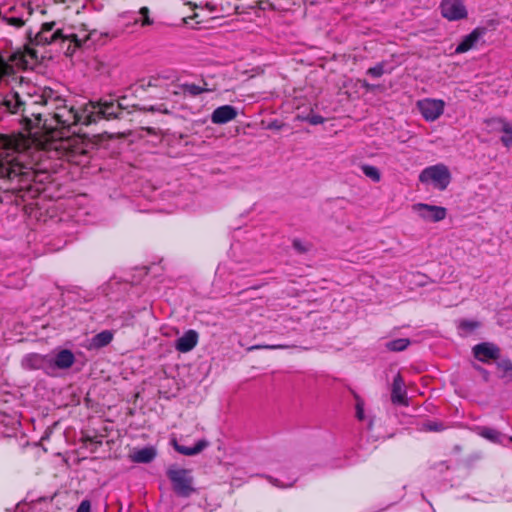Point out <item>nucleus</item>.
<instances>
[{
  "mask_svg": "<svg viewBox=\"0 0 512 512\" xmlns=\"http://www.w3.org/2000/svg\"><path fill=\"white\" fill-rule=\"evenodd\" d=\"M54 96L57 99H55L53 101H50V102H47V106H50L53 109H55V112L60 111L64 107L67 106L66 105V100L62 96H60L55 90H54Z\"/></svg>",
  "mask_w": 512,
  "mask_h": 512,
  "instance_id": "nucleus-34",
  "label": "nucleus"
},
{
  "mask_svg": "<svg viewBox=\"0 0 512 512\" xmlns=\"http://www.w3.org/2000/svg\"><path fill=\"white\" fill-rule=\"evenodd\" d=\"M486 34V28L477 27L471 33L464 36L455 49L456 54L465 53L476 46L479 40Z\"/></svg>",
  "mask_w": 512,
  "mask_h": 512,
  "instance_id": "nucleus-16",
  "label": "nucleus"
},
{
  "mask_svg": "<svg viewBox=\"0 0 512 512\" xmlns=\"http://www.w3.org/2000/svg\"><path fill=\"white\" fill-rule=\"evenodd\" d=\"M88 108L94 111L95 122L104 118L107 120L122 118L123 105L117 101L89 102Z\"/></svg>",
  "mask_w": 512,
  "mask_h": 512,
  "instance_id": "nucleus-7",
  "label": "nucleus"
},
{
  "mask_svg": "<svg viewBox=\"0 0 512 512\" xmlns=\"http://www.w3.org/2000/svg\"><path fill=\"white\" fill-rule=\"evenodd\" d=\"M56 26V22H45L42 24L41 29L38 33H36L34 36H32V31H29L27 33L29 42L32 45H41L46 46L50 45L58 40L66 41L67 35L63 33L62 29H56L50 37H47L45 34L48 32H51L54 27Z\"/></svg>",
  "mask_w": 512,
  "mask_h": 512,
  "instance_id": "nucleus-6",
  "label": "nucleus"
},
{
  "mask_svg": "<svg viewBox=\"0 0 512 512\" xmlns=\"http://www.w3.org/2000/svg\"><path fill=\"white\" fill-rule=\"evenodd\" d=\"M391 402L394 405L408 406L405 383L400 373H398L393 379L391 389Z\"/></svg>",
  "mask_w": 512,
  "mask_h": 512,
  "instance_id": "nucleus-17",
  "label": "nucleus"
},
{
  "mask_svg": "<svg viewBox=\"0 0 512 512\" xmlns=\"http://www.w3.org/2000/svg\"><path fill=\"white\" fill-rule=\"evenodd\" d=\"M27 88V103H25V107L23 108V117L29 124H32L29 116L34 117L36 120L35 126H39L42 113L36 111L33 107L47 106V102L55 100L54 90L46 86H29Z\"/></svg>",
  "mask_w": 512,
  "mask_h": 512,
  "instance_id": "nucleus-1",
  "label": "nucleus"
},
{
  "mask_svg": "<svg viewBox=\"0 0 512 512\" xmlns=\"http://www.w3.org/2000/svg\"><path fill=\"white\" fill-rule=\"evenodd\" d=\"M203 86L196 85L194 83H183L179 85V88L184 94H188L192 97H196L202 93L211 92L212 89L207 87L206 81L202 80Z\"/></svg>",
  "mask_w": 512,
  "mask_h": 512,
  "instance_id": "nucleus-28",
  "label": "nucleus"
},
{
  "mask_svg": "<svg viewBox=\"0 0 512 512\" xmlns=\"http://www.w3.org/2000/svg\"><path fill=\"white\" fill-rule=\"evenodd\" d=\"M113 332L110 330H103L94 335L89 344V349H101L109 345L113 340Z\"/></svg>",
  "mask_w": 512,
  "mask_h": 512,
  "instance_id": "nucleus-23",
  "label": "nucleus"
},
{
  "mask_svg": "<svg viewBox=\"0 0 512 512\" xmlns=\"http://www.w3.org/2000/svg\"><path fill=\"white\" fill-rule=\"evenodd\" d=\"M59 149L63 151L61 154L62 158L75 164H81L83 161L82 158L87 155V151L83 149L79 143H72L71 140L62 142Z\"/></svg>",
  "mask_w": 512,
  "mask_h": 512,
  "instance_id": "nucleus-15",
  "label": "nucleus"
},
{
  "mask_svg": "<svg viewBox=\"0 0 512 512\" xmlns=\"http://www.w3.org/2000/svg\"><path fill=\"white\" fill-rule=\"evenodd\" d=\"M50 376H54L58 370H66L73 366L75 355L69 349H62L56 354H49Z\"/></svg>",
  "mask_w": 512,
  "mask_h": 512,
  "instance_id": "nucleus-13",
  "label": "nucleus"
},
{
  "mask_svg": "<svg viewBox=\"0 0 512 512\" xmlns=\"http://www.w3.org/2000/svg\"><path fill=\"white\" fill-rule=\"evenodd\" d=\"M479 326L478 322L471 320H462L459 327L465 331H473Z\"/></svg>",
  "mask_w": 512,
  "mask_h": 512,
  "instance_id": "nucleus-42",
  "label": "nucleus"
},
{
  "mask_svg": "<svg viewBox=\"0 0 512 512\" xmlns=\"http://www.w3.org/2000/svg\"><path fill=\"white\" fill-rule=\"evenodd\" d=\"M157 455L156 449L152 446L144 447L137 450L133 455V460L137 463H150Z\"/></svg>",
  "mask_w": 512,
  "mask_h": 512,
  "instance_id": "nucleus-27",
  "label": "nucleus"
},
{
  "mask_svg": "<svg viewBox=\"0 0 512 512\" xmlns=\"http://www.w3.org/2000/svg\"><path fill=\"white\" fill-rule=\"evenodd\" d=\"M13 10H15V7L14 6L10 7L9 11H13Z\"/></svg>",
  "mask_w": 512,
  "mask_h": 512,
  "instance_id": "nucleus-52",
  "label": "nucleus"
},
{
  "mask_svg": "<svg viewBox=\"0 0 512 512\" xmlns=\"http://www.w3.org/2000/svg\"><path fill=\"white\" fill-rule=\"evenodd\" d=\"M292 245L293 248L299 253H305L308 251V248L305 247L302 241L299 239H294Z\"/></svg>",
  "mask_w": 512,
  "mask_h": 512,
  "instance_id": "nucleus-47",
  "label": "nucleus"
},
{
  "mask_svg": "<svg viewBox=\"0 0 512 512\" xmlns=\"http://www.w3.org/2000/svg\"><path fill=\"white\" fill-rule=\"evenodd\" d=\"M500 379L512 381V361L508 357H501L495 362Z\"/></svg>",
  "mask_w": 512,
  "mask_h": 512,
  "instance_id": "nucleus-25",
  "label": "nucleus"
},
{
  "mask_svg": "<svg viewBox=\"0 0 512 512\" xmlns=\"http://www.w3.org/2000/svg\"><path fill=\"white\" fill-rule=\"evenodd\" d=\"M361 87L366 91H373L376 86L374 84H370L367 80H360Z\"/></svg>",
  "mask_w": 512,
  "mask_h": 512,
  "instance_id": "nucleus-48",
  "label": "nucleus"
},
{
  "mask_svg": "<svg viewBox=\"0 0 512 512\" xmlns=\"http://www.w3.org/2000/svg\"><path fill=\"white\" fill-rule=\"evenodd\" d=\"M206 7L210 10V11H214L215 10V6L211 3H206Z\"/></svg>",
  "mask_w": 512,
  "mask_h": 512,
  "instance_id": "nucleus-50",
  "label": "nucleus"
},
{
  "mask_svg": "<svg viewBox=\"0 0 512 512\" xmlns=\"http://www.w3.org/2000/svg\"><path fill=\"white\" fill-rule=\"evenodd\" d=\"M83 441H84L85 443H88V442L90 443V445L92 446V447L90 448L91 452H95V451H96V449H97L99 446H101V445H102V440H101V439H98L97 437L92 438V437H90V436H86V437L83 439Z\"/></svg>",
  "mask_w": 512,
  "mask_h": 512,
  "instance_id": "nucleus-43",
  "label": "nucleus"
},
{
  "mask_svg": "<svg viewBox=\"0 0 512 512\" xmlns=\"http://www.w3.org/2000/svg\"><path fill=\"white\" fill-rule=\"evenodd\" d=\"M171 443L178 453L185 456L197 455L209 445L208 441L205 439L199 440L193 447L181 445L175 439H173Z\"/></svg>",
  "mask_w": 512,
  "mask_h": 512,
  "instance_id": "nucleus-22",
  "label": "nucleus"
},
{
  "mask_svg": "<svg viewBox=\"0 0 512 512\" xmlns=\"http://www.w3.org/2000/svg\"><path fill=\"white\" fill-rule=\"evenodd\" d=\"M510 441L512 442V437H510Z\"/></svg>",
  "mask_w": 512,
  "mask_h": 512,
  "instance_id": "nucleus-53",
  "label": "nucleus"
},
{
  "mask_svg": "<svg viewBox=\"0 0 512 512\" xmlns=\"http://www.w3.org/2000/svg\"><path fill=\"white\" fill-rule=\"evenodd\" d=\"M304 121L308 122L311 125H319L324 123L325 118L318 114H309L303 118Z\"/></svg>",
  "mask_w": 512,
  "mask_h": 512,
  "instance_id": "nucleus-40",
  "label": "nucleus"
},
{
  "mask_svg": "<svg viewBox=\"0 0 512 512\" xmlns=\"http://www.w3.org/2000/svg\"><path fill=\"white\" fill-rule=\"evenodd\" d=\"M32 175L29 172L20 173V170L9 162H0V178H7L11 181L19 179L20 182L28 181Z\"/></svg>",
  "mask_w": 512,
  "mask_h": 512,
  "instance_id": "nucleus-21",
  "label": "nucleus"
},
{
  "mask_svg": "<svg viewBox=\"0 0 512 512\" xmlns=\"http://www.w3.org/2000/svg\"><path fill=\"white\" fill-rule=\"evenodd\" d=\"M139 14H141L142 17H143V20H142V25L143 26L151 25L153 23V20L150 19V17H149V8L148 7L140 8Z\"/></svg>",
  "mask_w": 512,
  "mask_h": 512,
  "instance_id": "nucleus-46",
  "label": "nucleus"
},
{
  "mask_svg": "<svg viewBox=\"0 0 512 512\" xmlns=\"http://www.w3.org/2000/svg\"><path fill=\"white\" fill-rule=\"evenodd\" d=\"M25 103H27V100H24L22 97H19L17 93H13L12 91L4 98V105L12 113L19 111L23 113Z\"/></svg>",
  "mask_w": 512,
  "mask_h": 512,
  "instance_id": "nucleus-24",
  "label": "nucleus"
},
{
  "mask_svg": "<svg viewBox=\"0 0 512 512\" xmlns=\"http://www.w3.org/2000/svg\"><path fill=\"white\" fill-rule=\"evenodd\" d=\"M238 115V111L234 106L223 105L217 107L211 114V121L214 124H225L233 120Z\"/></svg>",
  "mask_w": 512,
  "mask_h": 512,
  "instance_id": "nucleus-20",
  "label": "nucleus"
},
{
  "mask_svg": "<svg viewBox=\"0 0 512 512\" xmlns=\"http://www.w3.org/2000/svg\"><path fill=\"white\" fill-rule=\"evenodd\" d=\"M417 107L426 121H435L443 114L445 102L441 99L425 98L417 102Z\"/></svg>",
  "mask_w": 512,
  "mask_h": 512,
  "instance_id": "nucleus-9",
  "label": "nucleus"
},
{
  "mask_svg": "<svg viewBox=\"0 0 512 512\" xmlns=\"http://www.w3.org/2000/svg\"><path fill=\"white\" fill-rule=\"evenodd\" d=\"M117 36V32H100L94 29L88 33L85 41H91L93 44L104 45L108 39L116 38Z\"/></svg>",
  "mask_w": 512,
  "mask_h": 512,
  "instance_id": "nucleus-26",
  "label": "nucleus"
},
{
  "mask_svg": "<svg viewBox=\"0 0 512 512\" xmlns=\"http://www.w3.org/2000/svg\"><path fill=\"white\" fill-rule=\"evenodd\" d=\"M94 111L88 108V104L79 111L73 106L64 107L62 110L54 112V119L62 127H71L72 125L83 124L90 125L95 123Z\"/></svg>",
  "mask_w": 512,
  "mask_h": 512,
  "instance_id": "nucleus-3",
  "label": "nucleus"
},
{
  "mask_svg": "<svg viewBox=\"0 0 512 512\" xmlns=\"http://www.w3.org/2000/svg\"><path fill=\"white\" fill-rule=\"evenodd\" d=\"M49 354L28 353L21 359V367L24 370H42L46 375L50 376Z\"/></svg>",
  "mask_w": 512,
  "mask_h": 512,
  "instance_id": "nucleus-11",
  "label": "nucleus"
},
{
  "mask_svg": "<svg viewBox=\"0 0 512 512\" xmlns=\"http://www.w3.org/2000/svg\"><path fill=\"white\" fill-rule=\"evenodd\" d=\"M473 368L482 376L485 382L490 380V372L479 364H472Z\"/></svg>",
  "mask_w": 512,
  "mask_h": 512,
  "instance_id": "nucleus-44",
  "label": "nucleus"
},
{
  "mask_svg": "<svg viewBox=\"0 0 512 512\" xmlns=\"http://www.w3.org/2000/svg\"><path fill=\"white\" fill-rule=\"evenodd\" d=\"M285 345H273V346H267V348L277 349V348H285Z\"/></svg>",
  "mask_w": 512,
  "mask_h": 512,
  "instance_id": "nucleus-51",
  "label": "nucleus"
},
{
  "mask_svg": "<svg viewBox=\"0 0 512 512\" xmlns=\"http://www.w3.org/2000/svg\"><path fill=\"white\" fill-rule=\"evenodd\" d=\"M472 354L482 363L496 362L500 358L501 349L493 342H481L472 347Z\"/></svg>",
  "mask_w": 512,
  "mask_h": 512,
  "instance_id": "nucleus-10",
  "label": "nucleus"
},
{
  "mask_svg": "<svg viewBox=\"0 0 512 512\" xmlns=\"http://www.w3.org/2000/svg\"><path fill=\"white\" fill-rule=\"evenodd\" d=\"M411 341L408 338H398L391 341H388L385 344L387 350L392 352H401L404 351L409 345Z\"/></svg>",
  "mask_w": 512,
  "mask_h": 512,
  "instance_id": "nucleus-29",
  "label": "nucleus"
},
{
  "mask_svg": "<svg viewBox=\"0 0 512 512\" xmlns=\"http://www.w3.org/2000/svg\"><path fill=\"white\" fill-rule=\"evenodd\" d=\"M166 476L177 497L189 498L197 493L191 470L180 468L177 465H170L166 470Z\"/></svg>",
  "mask_w": 512,
  "mask_h": 512,
  "instance_id": "nucleus-2",
  "label": "nucleus"
},
{
  "mask_svg": "<svg viewBox=\"0 0 512 512\" xmlns=\"http://www.w3.org/2000/svg\"><path fill=\"white\" fill-rule=\"evenodd\" d=\"M360 168H361V171L363 172V174L366 177H368L369 179H371L373 182H375V183L380 182L381 172L376 166L369 165V164H362L360 166Z\"/></svg>",
  "mask_w": 512,
  "mask_h": 512,
  "instance_id": "nucleus-30",
  "label": "nucleus"
},
{
  "mask_svg": "<svg viewBox=\"0 0 512 512\" xmlns=\"http://www.w3.org/2000/svg\"><path fill=\"white\" fill-rule=\"evenodd\" d=\"M283 125V123H280L279 121L275 120L268 125V129L280 130L283 127Z\"/></svg>",
  "mask_w": 512,
  "mask_h": 512,
  "instance_id": "nucleus-49",
  "label": "nucleus"
},
{
  "mask_svg": "<svg viewBox=\"0 0 512 512\" xmlns=\"http://www.w3.org/2000/svg\"><path fill=\"white\" fill-rule=\"evenodd\" d=\"M423 426L426 431H431V432H440L445 429L444 424L439 421H428V422L424 423Z\"/></svg>",
  "mask_w": 512,
  "mask_h": 512,
  "instance_id": "nucleus-39",
  "label": "nucleus"
},
{
  "mask_svg": "<svg viewBox=\"0 0 512 512\" xmlns=\"http://www.w3.org/2000/svg\"><path fill=\"white\" fill-rule=\"evenodd\" d=\"M441 15L449 21H459L468 17V11L463 0H442Z\"/></svg>",
  "mask_w": 512,
  "mask_h": 512,
  "instance_id": "nucleus-8",
  "label": "nucleus"
},
{
  "mask_svg": "<svg viewBox=\"0 0 512 512\" xmlns=\"http://www.w3.org/2000/svg\"><path fill=\"white\" fill-rule=\"evenodd\" d=\"M352 394L356 400V405H355V409H356V418L359 420V421H363L365 419V414H364V400L354 391H352Z\"/></svg>",
  "mask_w": 512,
  "mask_h": 512,
  "instance_id": "nucleus-32",
  "label": "nucleus"
},
{
  "mask_svg": "<svg viewBox=\"0 0 512 512\" xmlns=\"http://www.w3.org/2000/svg\"><path fill=\"white\" fill-rule=\"evenodd\" d=\"M413 210L417 211L423 220L429 222H439L447 216V209L442 206L417 203L413 205Z\"/></svg>",
  "mask_w": 512,
  "mask_h": 512,
  "instance_id": "nucleus-14",
  "label": "nucleus"
},
{
  "mask_svg": "<svg viewBox=\"0 0 512 512\" xmlns=\"http://www.w3.org/2000/svg\"><path fill=\"white\" fill-rule=\"evenodd\" d=\"M16 68H31V62L26 58L25 52L21 49L13 52L0 51V78L15 75Z\"/></svg>",
  "mask_w": 512,
  "mask_h": 512,
  "instance_id": "nucleus-4",
  "label": "nucleus"
},
{
  "mask_svg": "<svg viewBox=\"0 0 512 512\" xmlns=\"http://www.w3.org/2000/svg\"><path fill=\"white\" fill-rule=\"evenodd\" d=\"M199 340V334L196 330L189 329L175 341V349L181 353H187L193 350Z\"/></svg>",
  "mask_w": 512,
  "mask_h": 512,
  "instance_id": "nucleus-19",
  "label": "nucleus"
},
{
  "mask_svg": "<svg viewBox=\"0 0 512 512\" xmlns=\"http://www.w3.org/2000/svg\"><path fill=\"white\" fill-rule=\"evenodd\" d=\"M493 129L503 132L500 140L506 148H512V124L502 118H493L487 121Z\"/></svg>",
  "mask_w": 512,
  "mask_h": 512,
  "instance_id": "nucleus-18",
  "label": "nucleus"
},
{
  "mask_svg": "<svg viewBox=\"0 0 512 512\" xmlns=\"http://www.w3.org/2000/svg\"><path fill=\"white\" fill-rule=\"evenodd\" d=\"M480 435L492 442H498L500 439V432L493 428H482Z\"/></svg>",
  "mask_w": 512,
  "mask_h": 512,
  "instance_id": "nucleus-33",
  "label": "nucleus"
},
{
  "mask_svg": "<svg viewBox=\"0 0 512 512\" xmlns=\"http://www.w3.org/2000/svg\"><path fill=\"white\" fill-rule=\"evenodd\" d=\"M25 52L26 58L31 62V68L38 62V51L29 46H25L23 49Z\"/></svg>",
  "mask_w": 512,
  "mask_h": 512,
  "instance_id": "nucleus-38",
  "label": "nucleus"
},
{
  "mask_svg": "<svg viewBox=\"0 0 512 512\" xmlns=\"http://www.w3.org/2000/svg\"><path fill=\"white\" fill-rule=\"evenodd\" d=\"M76 512H92V504L89 499H83L78 505Z\"/></svg>",
  "mask_w": 512,
  "mask_h": 512,
  "instance_id": "nucleus-45",
  "label": "nucleus"
},
{
  "mask_svg": "<svg viewBox=\"0 0 512 512\" xmlns=\"http://www.w3.org/2000/svg\"><path fill=\"white\" fill-rule=\"evenodd\" d=\"M29 86H35L34 84L30 83L29 81H26L23 77L19 78V82L16 85L15 88H13L12 92L17 93L19 97H22L23 99H27V90Z\"/></svg>",
  "mask_w": 512,
  "mask_h": 512,
  "instance_id": "nucleus-31",
  "label": "nucleus"
},
{
  "mask_svg": "<svg viewBox=\"0 0 512 512\" xmlns=\"http://www.w3.org/2000/svg\"><path fill=\"white\" fill-rule=\"evenodd\" d=\"M385 62H379L375 66L370 67L366 74L373 77V78H380L384 73Z\"/></svg>",
  "mask_w": 512,
  "mask_h": 512,
  "instance_id": "nucleus-35",
  "label": "nucleus"
},
{
  "mask_svg": "<svg viewBox=\"0 0 512 512\" xmlns=\"http://www.w3.org/2000/svg\"><path fill=\"white\" fill-rule=\"evenodd\" d=\"M0 20L16 28H21L25 25V21L21 17H8L1 14Z\"/></svg>",
  "mask_w": 512,
  "mask_h": 512,
  "instance_id": "nucleus-37",
  "label": "nucleus"
},
{
  "mask_svg": "<svg viewBox=\"0 0 512 512\" xmlns=\"http://www.w3.org/2000/svg\"><path fill=\"white\" fill-rule=\"evenodd\" d=\"M452 179L449 168L442 163L432 165L423 169L419 175L421 183L431 182L434 188L443 191L450 184Z\"/></svg>",
  "mask_w": 512,
  "mask_h": 512,
  "instance_id": "nucleus-5",
  "label": "nucleus"
},
{
  "mask_svg": "<svg viewBox=\"0 0 512 512\" xmlns=\"http://www.w3.org/2000/svg\"><path fill=\"white\" fill-rule=\"evenodd\" d=\"M139 88L143 91H146L148 88H159L160 91L154 95L159 99H169L171 95H179L180 92L176 90H171L170 85L166 83V78L162 76H151L145 82V80L141 81Z\"/></svg>",
  "mask_w": 512,
  "mask_h": 512,
  "instance_id": "nucleus-12",
  "label": "nucleus"
},
{
  "mask_svg": "<svg viewBox=\"0 0 512 512\" xmlns=\"http://www.w3.org/2000/svg\"><path fill=\"white\" fill-rule=\"evenodd\" d=\"M137 109L144 112H159L163 114H168L169 110L165 107L164 104H158V105H150V106H142L138 107Z\"/></svg>",
  "mask_w": 512,
  "mask_h": 512,
  "instance_id": "nucleus-36",
  "label": "nucleus"
},
{
  "mask_svg": "<svg viewBox=\"0 0 512 512\" xmlns=\"http://www.w3.org/2000/svg\"><path fill=\"white\" fill-rule=\"evenodd\" d=\"M66 41L73 43L75 48H82L86 43L85 39H80L76 34L67 35Z\"/></svg>",
  "mask_w": 512,
  "mask_h": 512,
  "instance_id": "nucleus-41",
  "label": "nucleus"
}]
</instances>
